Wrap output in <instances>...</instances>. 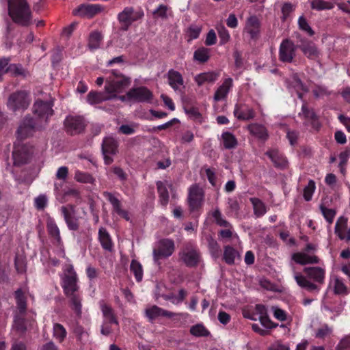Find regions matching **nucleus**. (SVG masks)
Wrapping results in <instances>:
<instances>
[{
    "instance_id": "obj_1",
    "label": "nucleus",
    "mask_w": 350,
    "mask_h": 350,
    "mask_svg": "<svg viewBox=\"0 0 350 350\" xmlns=\"http://www.w3.org/2000/svg\"><path fill=\"white\" fill-rule=\"evenodd\" d=\"M60 278L62 288L64 295L69 299L71 308L77 315H80L82 298L78 284L79 278L72 265L68 264L64 267Z\"/></svg>"
},
{
    "instance_id": "obj_2",
    "label": "nucleus",
    "mask_w": 350,
    "mask_h": 350,
    "mask_svg": "<svg viewBox=\"0 0 350 350\" xmlns=\"http://www.w3.org/2000/svg\"><path fill=\"white\" fill-rule=\"evenodd\" d=\"M305 275L295 272L294 279L297 285L310 293H319L325 283L326 271L321 267H306L303 269Z\"/></svg>"
},
{
    "instance_id": "obj_3",
    "label": "nucleus",
    "mask_w": 350,
    "mask_h": 350,
    "mask_svg": "<svg viewBox=\"0 0 350 350\" xmlns=\"http://www.w3.org/2000/svg\"><path fill=\"white\" fill-rule=\"evenodd\" d=\"M8 15L12 21L22 27L32 23V12L27 0H8Z\"/></svg>"
},
{
    "instance_id": "obj_4",
    "label": "nucleus",
    "mask_w": 350,
    "mask_h": 350,
    "mask_svg": "<svg viewBox=\"0 0 350 350\" xmlns=\"http://www.w3.org/2000/svg\"><path fill=\"white\" fill-rule=\"evenodd\" d=\"M175 250V244L173 240L162 239L159 240L152 251L154 262L159 264V260L165 259L172 255Z\"/></svg>"
},
{
    "instance_id": "obj_5",
    "label": "nucleus",
    "mask_w": 350,
    "mask_h": 350,
    "mask_svg": "<svg viewBox=\"0 0 350 350\" xmlns=\"http://www.w3.org/2000/svg\"><path fill=\"white\" fill-rule=\"evenodd\" d=\"M31 102L29 94L26 91H18L12 94L8 100V107L15 112L24 111L29 107Z\"/></svg>"
},
{
    "instance_id": "obj_6",
    "label": "nucleus",
    "mask_w": 350,
    "mask_h": 350,
    "mask_svg": "<svg viewBox=\"0 0 350 350\" xmlns=\"http://www.w3.org/2000/svg\"><path fill=\"white\" fill-rule=\"evenodd\" d=\"M111 72L115 78L107 83L105 90L110 95H116L130 85L131 79L117 70H113Z\"/></svg>"
},
{
    "instance_id": "obj_7",
    "label": "nucleus",
    "mask_w": 350,
    "mask_h": 350,
    "mask_svg": "<svg viewBox=\"0 0 350 350\" xmlns=\"http://www.w3.org/2000/svg\"><path fill=\"white\" fill-rule=\"evenodd\" d=\"M33 152V148L17 142L14 144L12 153L14 165H20L28 162Z\"/></svg>"
},
{
    "instance_id": "obj_8",
    "label": "nucleus",
    "mask_w": 350,
    "mask_h": 350,
    "mask_svg": "<svg viewBox=\"0 0 350 350\" xmlns=\"http://www.w3.org/2000/svg\"><path fill=\"white\" fill-rule=\"evenodd\" d=\"M180 260L189 267H196L200 258L197 248L191 244L186 245L178 254Z\"/></svg>"
},
{
    "instance_id": "obj_9",
    "label": "nucleus",
    "mask_w": 350,
    "mask_h": 350,
    "mask_svg": "<svg viewBox=\"0 0 350 350\" xmlns=\"http://www.w3.org/2000/svg\"><path fill=\"white\" fill-rule=\"evenodd\" d=\"M52 107L53 104L51 103L44 102L40 100H36L33 104V112L38 116L39 118L38 123H42V126L47 124L49 118L53 113Z\"/></svg>"
},
{
    "instance_id": "obj_10",
    "label": "nucleus",
    "mask_w": 350,
    "mask_h": 350,
    "mask_svg": "<svg viewBox=\"0 0 350 350\" xmlns=\"http://www.w3.org/2000/svg\"><path fill=\"white\" fill-rule=\"evenodd\" d=\"M64 128L67 133L75 135L84 131L86 126L84 118L79 116H68L64 122Z\"/></svg>"
},
{
    "instance_id": "obj_11",
    "label": "nucleus",
    "mask_w": 350,
    "mask_h": 350,
    "mask_svg": "<svg viewBox=\"0 0 350 350\" xmlns=\"http://www.w3.org/2000/svg\"><path fill=\"white\" fill-rule=\"evenodd\" d=\"M42 127V123L36 122L31 117H25L17 130V140H23L31 136L36 129Z\"/></svg>"
},
{
    "instance_id": "obj_12",
    "label": "nucleus",
    "mask_w": 350,
    "mask_h": 350,
    "mask_svg": "<svg viewBox=\"0 0 350 350\" xmlns=\"http://www.w3.org/2000/svg\"><path fill=\"white\" fill-rule=\"evenodd\" d=\"M126 96L130 100L140 103H151L153 98V94L146 87H138L129 90Z\"/></svg>"
},
{
    "instance_id": "obj_13",
    "label": "nucleus",
    "mask_w": 350,
    "mask_h": 350,
    "mask_svg": "<svg viewBox=\"0 0 350 350\" xmlns=\"http://www.w3.org/2000/svg\"><path fill=\"white\" fill-rule=\"evenodd\" d=\"M296 49L297 46L291 40L288 39L284 40L281 42L279 49L278 57L280 61L284 63H291L296 55Z\"/></svg>"
},
{
    "instance_id": "obj_14",
    "label": "nucleus",
    "mask_w": 350,
    "mask_h": 350,
    "mask_svg": "<svg viewBox=\"0 0 350 350\" xmlns=\"http://www.w3.org/2000/svg\"><path fill=\"white\" fill-rule=\"evenodd\" d=\"M103 10L104 7L100 4H81L72 10V14L81 18H91Z\"/></svg>"
},
{
    "instance_id": "obj_15",
    "label": "nucleus",
    "mask_w": 350,
    "mask_h": 350,
    "mask_svg": "<svg viewBox=\"0 0 350 350\" xmlns=\"http://www.w3.org/2000/svg\"><path fill=\"white\" fill-rule=\"evenodd\" d=\"M166 78L169 85L175 92L179 94H184L185 85L183 77L180 72L170 69L166 74Z\"/></svg>"
},
{
    "instance_id": "obj_16",
    "label": "nucleus",
    "mask_w": 350,
    "mask_h": 350,
    "mask_svg": "<svg viewBox=\"0 0 350 350\" xmlns=\"http://www.w3.org/2000/svg\"><path fill=\"white\" fill-rule=\"evenodd\" d=\"M204 193L202 188L195 184L190 187L188 196V203L191 211L198 209L202 205Z\"/></svg>"
},
{
    "instance_id": "obj_17",
    "label": "nucleus",
    "mask_w": 350,
    "mask_h": 350,
    "mask_svg": "<svg viewBox=\"0 0 350 350\" xmlns=\"http://www.w3.org/2000/svg\"><path fill=\"white\" fill-rule=\"evenodd\" d=\"M61 212L68 229L73 231L78 230L80 225L79 218L76 216L75 207L71 204L63 206L61 207Z\"/></svg>"
},
{
    "instance_id": "obj_18",
    "label": "nucleus",
    "mask_w": 350,
    "mask_h": 350,
    "mask_svg": "<svg viewBox=\"0 0 350 350\" xmlns=\"http://www.w3.org/2000/svg\"><path fill=\"white\" fill-rule=\"evenodd\" d=\"M144 16L142 12L134 13L132 8H126L118 14V20L121 24L120 29L126 31L131 23Z\"/></svg>"
},
{
    "instance_id": "obj_19",
    "label": "nucleus",
    "mask_w": 350,
    "mask_h": 350,
    "mask_svg": "<svg viewBox=\"0 0 350 350\" xmlns=\"http://www.w3.org/2000/svg\"><path fill=\"white\" fill-rule=\"evenodd\" d=\"M334 232L340 240L350 242V227L348 226L347 217L340 216L338 218L334 227Z\"/></svg>"
},
{
    "instance_id": "obj_20",
    "label": "nucleus",
    "mask_w": 350,
    "mask_h": 350,
    "mask_svg": "<svg viewBox=\"0 0 350 350\" xmlns=\"http://www.w3.org/2000/svg\"><path fill=\"white\" fill-rule=\"evenodd\" d=\"M298 47L304 55L310 59L316 60L319 57L320 52L316 44L312 41H309L306 38H301Z\"/></svg>"
},
{
    "instance_id": "obj_21",
    "label": "nucleus",
    "mask_w": 350,
    "mask_h": 350,
    "mask_svg": "<svg viewBox=\"0 0 350 350\" xmlns=\"http://www.w3.org/2000/svg\"><path fill=\"white\" fill-rule=\"evenodd\" d=\"M233 113L239 120H250L255 117L254 110L244 103L236 104Z\"/></svg>"
},
{
    "instance_id": "obj_22",
    "label": "nucleus",
    "mask_w": 350,
    "mask_h": 350,
    "mask_svg": "<svg viewBox=\"0 0 350 350\" xmlns=\"http://www.w3.org/2000/svg\"><path fill=\"white\" fill-rule=\"evenodd\" d=\"M232 86V79L230 77L225 79L222 84L219 85L218 88L216 90L213 96L214 100L215 102H219L220 100L226 99Z\"/></svg>"
},
{
    "instance_id": "obj_23",
    "label": "nucleus",
    "mask_w": 350,
    "mask_h": 350,
    "mask_svg": "<svg viewBox=\"0 0 350 350\" xmlns=\"http://www.w3.org/2000/svg\"><path fill=\"white\" fill-rule=\"evenodd\" d=\"M145 314L150 322H153L157 318L159 317H166L171 318L174 316V313L165 310L156 305L147 308L145 310Z\"/></svg>"
},
{
    "instance_id": "obj_24",
    "label": "nucleus",
    "mask_w": 350,
    "mask_h": 350,
    "mask_svg": "<svg viewBox=\"0 0 350 350\" xmlns=\"http://www.w3.org/2000/svg\"><path fill=\"white\" fill-rule=\"evenodd\" d=\"M103 196L112 205L113 211L126 220H129L128 212L122 208L120 201L113 193L105 191L103 193Z\"/></svg>"
},
{
    "instance_id": "obj_25",
    "label": "nucleus",
    "mask_w": 350,
    "mask_h": 350,
    "mask_svg": "<svg viewBox=\"0 0 350 350\" xmlns=\"http://www.w3.org/2000/svg\"><path fill=\"white\" fill-rule=\"evenodd\" d=\"M115 98L116 95H110L106 91L105 92L91 91L87 95V101L90 105H95Z\"/></svg>"
},
{
    "instance_id": "obj_26",
    "label": "nucleus",
    "mask_w": 350,
    "mask_h": 350,
    "mask_svg": "<svg viewBox=\"0 0 350 350\" xmlns=\"http://www.w3.org/2000/svg\"><path fill=\"white\" fill-rule=\"evenodd\" d=\"M99 306L104 317L105 321H110L118 326L119 322L112 307L107 304L104 300L99 301Z\"/></svg>"
},
{
    "instance_id": "obj_27",
    "label": "nucleus",
    "mask_w": 350,
    "mask_h": 350,
    "mask_svg": "<svg viewBox=\"0 0 350 350\" xmlns=\"http://www.w3.org/2000/svg\"><path fill=\"white\" fill-rule=\"evenodd\" d=\"M292 259L297 264L305 265L308 264H319L320 259L315 255H309L305 252H297L293 254Z\"/></svg>"
},
{
    "instance_id": "obj_28",
    "label": "nucleus",
    "mask_w": 350,
    "mask_h": 350,
    "mask_svg": "<svg viewBox=\"0 0 350 350\" xmlns=\"http://www.w3.org/2000/svg\"><path fill=\"white\" fill-rule=\"evenodd\" d=\"M98 241L103 250L111 252L113 248V243L111 237L106 228L100 227L98 230Z\"/></svg>"
},
{
    "instance_id": "obj_29",
    "label": "nucleus",
    "mask_w": 350,
    "mask_h": 350,
    "mask_svg": "<svg viewBox=\"0 0 350 350\" xmlns=\"http://www.w3.org/2000/svg\"><path fill=\"white\" fill-rule=\"evenodd\" d=\"M118 142L113 137H106L102 143L103 154H116L118 152Z\"/></svg>"
},
{
    "instance_id": "obj_30",
    "label": "nucleus",
    "mask_w": 350,
    "mask_h": 350,
    "mask_svg": "<svg viewBox=\"0 0 350 350\" xmlns=\"http://www.w3.org/2000/svg\"><path fill=\"white\" fill-rule=\"evenodd\" d=\"M27 290L22 288L17 289L14 293V297L16 299V308L18 313L21 315H24L27 310V297L26 294Z\"/></svg>"
},
{
    "instance_id": "obj_31",
    "label": "nucleus",
    "mask_w": 350,
    "mask_h": 350,
    "mask_svg": "<svg viewBox=\"0 0 350 350\" xmlns=\"http://www.w3.org/2000/svg\"><path fill=\"white\" fill-rule=\"evenodd\" d=\"M260 23L256 16L249 17L246 21L245 29L252 38H256L260 31Z\"/></svg>"
},
{
    "instance_id": "obj_32",
    "label": "nucleus",
    "mask_w": 350,
    "mask_h": 350,
    "mask_svg": "<svg viewBox=\"0 0 350 350\" xmlns=\"http://www.w3.org/2000/svg\"><path fill=\"white\" fill-rule=\"evenodd\" d=\"M219 77V72L214 71L206 72L196 75L194 78V80L198 86H201L206 83H214L215 81L217 80Z\"/></svg>"
},
{
    "instance_id": "obj_33",
    "label": "nucleus",
    "mask_w": 350,
    "mask_h": 350,
    "mask_svg": "<svg viewBox=\"0 0 350 350\" xmlns=\"http://www.w3.org/2000/svg\"><path fill=\"white\" fill-rule=\"evenodd\" d=\"M266 154L270 158L275 167L285 168L287 166L288 162L286 158L278 150H269L266 152Z\"/></svg>"
},
{
    "instance_id": "obj_34",
    "label": "nucleus",
    "mask_w": 350,
    "mask_h": 350,
    "mask_svg": "<svg viewBox=\"0 0 350 350\" xmlns=\"http://www.w3.org/2000/svg\"><path fill=\"white\" fill-rule=\"evenodd\" d=\"M299 116H303L304 118L311 122L312 126L315 129H318L320 126V124L318 121L317 116L314 111L313 109L308 108L306 104H304L301 107V113H299Z\"/></svg>"
},
{
    "instance_id": "obj_35",
    "label": "nucleus",
    "mask_w": 350,
    "mask_h": 350,
    "mask_svg": "<svg viewBox=\"0 0 350 350\" xmlns=\"http://www.w3.org/2000/svg\"><path fill=\"white\" fill-rule=\"evenodd\" d=\"M247 129L252 135L260 139L266 140L268 138L267 131L262 124L257 123L250 124L248 125Z\"/></svg>"
},
{
    "instance_id": "obj_36",
    "label": "nucleus",
    "mask_w": 350,
    "mask_h": 350,
    "mask_svg": "<svg viewBox=\"0 0 350 350\" xmlns=\"http://www.w3.org/2000/svg\"><path fill=\"white\" fill-rule=\"evenodd\" d=\"M46 229L50 236L59 244L62 241L60 231L54 219L49 217L46 219Z\"/></svg>"
},
{
    "instance_id": "obj_37",
    "label": "nucleus",
    "mask_w": 350,
    "mask_h": 350,
    "mask_svg": "<svg viewBox=\"0 0 350 350\" xmlns=\"http://www.w3.org/2000/svg\"><path fill=\"white\" fill-rule=\"evenodd\" d=\"M156 185L159 194V202L163 206L165 207L168 204L170 198L166 185L163 182L159 180L156 183Z\"/></svg>"
},
{
    "instance_id": "obj_38",
    "label": "nucleus",
    "mask_w": 350,
    "mask_h": 350,
    "mask_svg": "<svg viewBox=\"0 0 350 350\" xmlns=\"http://www.w3.org/2000/svg\"><path fill=\"white\" fill-rule=\"evenodd\" d=\"M223 146L225 149H234L238 145V141L236 137L230 132L226 131L221 136Z\"/></svg>"
},
{
    "instance_id": "obj_39",
    "label": "nucleus",
    "mask_w": 350,
    "mask_h": 350,
    "mask_svg": "<svg viewBox=\"0 0 350 350\" xmlns=\"http://www.w3.org/2000/svg\"><path fill=\"white\" fill-rule=\"evenodd\" d=\"M103 35L98 31H94L90 33L88 38V46L91 51L96 50L100 46Z\"/></svg>"
},
{
    "instance_id": "obj_40",
    "label": "nucleus",
    "mask_w": 350,
    "mask_h": 350,
    "mask_svg": "<svg viewBox=\"0 0 350 350\" xmlns=\"http://www.w3.org/2000/svg\"><path fill=\"white\" fill-rule=\"evenodd\" d=\"M250 201L253 206L254 214L256 217H260L267 213V206L261 200L257 198H251Z\"/></svg>"
},
{
    "instance_id": "obj_41",
    "label": "nucleus",
    "mask_w": 350,
    "mask_h": 350,
    "mask_svg": "<svg viewBox=\"0 0 350 350\" xmlns=\"http://www.w3.org/2000/svg\"><path fill=\"white\" fill-rule=\"evenodd\" d=\"M236 258H239V252L230 245L225 246L223 258L226 263L230 265L234 264Z\"/></svg>"
},
{
    "instance_id": "obj_42",
    "label": "nucleus",
    "mask_w": 350,
    "mask_h": 350,
    "mask_svg": "<svg viewBox=\"0 0 350 350\" xmlns=\"http://www.w3.org/2000/svg\"><path fill=\"white\" fill-rule=\"evenodd\" d=\"M210 53L211 50L209 49L200 47L195 51L193 59L200 63H205L209 59L211 56Z\"/></svg>"
},
{
    "instance_id": "obj_43",
    "label": "nucleus",
    "mask_w": 350,
    "mask_h": 350,
    "mask_svg": "<svg viewBox=\"0 0 350 350\" xmlns=\"http://www.w3.org/2000/svg\"><path fill=\"white\" fill-rule=\"evenodd\" d=\"M319 209L326 221L329 224V225H331L333 223L334 217L336 215V211L333 208H328L323 202L320 204Z\"/></svg>"
},
{
    "instance_id": "obj_44",
    "label": "nucleus",
    "mask_w": 350,
    "mask_h": 350,
    "mask_svg": "<svg viewBox=\"0 0 350 350\" xmlns=\"http://www.w3.org/2000/svg\"><path fill=\"white\" fill-rule=\"evenodd\" d=\"M53 336L59 342H62L67 336V332L64 327L59 323H54L53 327Z\"/></svg>"
},
{
    "instance_id": "obj_45",
    "label": "nucleus",
    "mask_w": 350,
    "mask_h": 350,
    "mask_svg": "<svg viewBox=\"0 0 350 350\" xmlns=\"http://www.w3.org/2000/svg\"><path fill=\"white\" fill-rule=\"evenodd\" d=\"M190 334L196 337H207L211 333L202 323H198L190 328Z\"/></svg>"
},
{
    "instance_id": "obj_46",
    "label": "nucleus",
    "mask_w": 350,
    "mask_h": 350,
    "mask_svg": "<svg viewBox=\"0 0 350 350\" xmlns=\"http://www.w3.org/2000/svg\"><path fill=\"white\" fill-rule=\"evenodd\" d=\"M130 271L133 273L137 282H141L143 278V269L142 265L136 260H132Z\"/></svg>"
},
{
    "instance_id": "obj_47",
    "label": "nucleus",
    "mask_w": 350,
    "mask_h": 350,
    "mask_svg": "<svg viewBox=\"0 0 350 350\" xmlns=\"http://www.w3.org/2000/svg\"><path fill=\"white\" fill-rule=\"evenodd\" d=\"M334 293L336 295H347L349 293L347 286L343 280L338 277L334 279Z\"/></svg>"
},
{
    "instance_id": "obj_48",
    "label": "nucleus",
    "mask_w": 350,
    "mask_h": 350,
    "mask_svg": "<svg viewBox=\"0 0 350 350\" xmlns=\"http://www.w3.org/2000/svg\"><path fill=\"white\" fill-rule=\"evenodd\" d=\"M73 332L77 340L81 344L84 345L89 341V334L83 327L77 325L75 327Z\"/></svg>"
},
{
    "instance_id": "obj_49",
    "label": "nucleus",
    "mask_w": 350,
    "mask_h": 350,
    "mask_svg": "<svg viewBox=\"0 0 350 350\" xmlns=\"http://www.w3.org/2000/svg\"><path fill=\"white\" fill-rule=\"evenodd\" d=\"M75 179L81 183L93 184L95 182L94 178L89 173L77 170L75 173Z\"/></svg>"
},
{
    "instance_id": "obj_50",
    "label": "nucleus",
    "mask_w": 350,
    "mask_h": 350,
    "mask_svg": "<svg viewBox=\"0 0 350 350\" xmlns=\"http://www.w3.org/2000/svg\"><path fill=\"white\" fill-rule=\"evenodd\" d=\"M311 8L316 10H331L334 8L332 3L325 1L324 0H312L311 1Z\"/></svg>"
},
{
    "instance_id": "obj_51",
    "label": "nucleus",
    "mask_w": 350,
    "mask_h": 350,
    "mask_svg": "<svg viewBox=\"0 0 350 350\" xmlns=\"http://www.w3.org/2000/svg\"><path fill=\"white\" fill-rule=\"evenodd\" d=\"M316 189L315 182L312 180L308 181V185L304 189L303 196L306 201L309 202L312 200L313 193Z\"/></svg>"
},
{
    "instance_id": "obj_52",
    "label": "nucleus",
    "mask_w": 350,
    "mask_h": 350,
    "mask_svg": "<svg viewBox=\"0 0 350 350\" xmlns=\"http://www.w3.org/2000/svg\"><path fill=\"white\" fill-rule=\"evenodd\" d=\"M217 30L220 39V44H226L230 38L228 31L223 25H219L217 27Z\"/></svg>"
},
{
    "instance_id": "obj_53",
    "label": "nucleus",
    "mask_w": 350,
    "mask_h": 350,
    "mask_svg": "<svg viewBox=\"0 0 350 350\" xmlns=\"http://www.w3.org/2000/svg\"><path fill=\"white\" fill-rule=\"evenodd\" d=\"M298 26L301 30L306 31L310 36L314 35V31L309 25L306 18L304 16H299L298 19Z\"/></svg>"
},
{
    "instance_id": "obj_54",
    "label": "nucleus",
    "mask_w": 350,
    "mask_h": 350,
    "mask_svg": "<svg viewBox=\"0 0 350 350\" xmlns=\"http://www.w3.org/2000/svg\"><path fill=\"white\" fill-rule=\"evenodd\" d=\"M212 217L214 218L215 223L219 226H230V224L223 218L221 211L219 208H216L211 213Z\"/></svg>"
},
{
    "instance_id": "obj_55",
    "label": "nucleus",
    "mask_w": 350,
    "mask_h": 350,
    "mask_svg": "<svg viewBox=\"0 0 350 350\" xmlns=\"http://www.w3.org/2000/svg\"><path fill=\"white\" fill-rule=\"evenodd\" d=\"M14 265L18 273H23L26 271V262L23 256L19 255L16 256Z\"/></svg>"
},
{
    "instance_id": "obj_56",
    "label": "nucleus",
    "mask_w": 350,
    "mask_h": 350,
    "mask_svg": "<svg viewBox=\"0 0 350 350\" xmlns=\"http://www.w3.org/2000/svg\"><path fill=\"white\" fill-rule=\"evenodd\" d=\"M312 93L317 98L327 96L330 94L325 86L319 85H316L314 87Z\"/></svg>"
},
{
    "instance_id": "obj_57",
    "label": "nucleus",
    "mask_w": 350,
    "mask_h": 350,
    "mask_svg": "<svg viewBox=\"0 0 350 350\" xmlns=\"http://www.w3.org/2000/svg\"><path fill=\"white\" fill-rule=\"evenodd\" d=\"M208 247L211 250L212 255L215 257H218L220 252V247L217 242L211 238L208 240Z\"/></svg>"
},
{
    "instance_id": "obj_58",
    "label": "nucleus",
    "mask_w": 350,
    "mask_h": 350,
    "mask_svg": "<svg viewBox=\"0 0 350 350\" xmlns=\"http://www.w3.org/2000/svg\"><path fill=\"white\" fill-rule=\"evenodd\" d=\"M35 206L38 210H43L47 204V198L44 195H40L35 198Z\"/></svg>"
},
{
    "instance_id": "obj_59",
    "label": "nucleus",
    "mask_w": 350,
    "mask_h": 350,
    "mask_svg": "<svg viewBox=\"0 0 350 350\" xmlns=\"http://www.w3.org/2000/svg\"><path fill=\"white\" fill-rule=\"evenodd\" d=\"M226 228L219 231L218 236L223 239H230L232 237V226H224Z\"/></svg>"
},
{
    "instance_id": "obj_60",
    "label": "nucleus",
    "mask_w": 350,
    "mask_h": 350,
    "mask_svg": "<svg viewBox=\"0 0 350 350\" xmlns=\"http://www.w3.org/2000/svg\"><path fill=\"white\" fill-rule=\"evenodd\" d=\"M118 132L124 135H132L135 132V125L122 124L119 127Z\"/></svg>"
},
{
    "instance_id": "obj_61",
    "label": "nucleus",
    "mask_w": 350,
    "mask_h": 350,
    "mask_svg": "<svg viewBox=\"0 0 350 350\" xmlns=\"http://www.w3.org/2000/svg\"><path fill=\"white\" fill-rule=\"evenodd\" d=\"M14 327L20 332H24L26 330L25 321L23 318L16 316L14 319Z\"/></svg>"
},
{
    "instance_id": "obj_62",
    "label": "nucleus",
    "mask_w": 350,
    "mask_h": 350,
    "mask_svg": "<svg viewBox=\"0 0 350 350\" xmlns=\"http://www.w3.org/2000/svg\"><path fill=\"white\" fill-rule=\"evenodd\" d=\"M167 7L165 5H160L154 12L153 15L158 18H167Z\"/></svg>"
},
{
    "instance_id": "obj_63",
    "label": "nucleus",
    "mask_w": 350,
    "mask_h": 350,
    "mask_svg": "<svg viewBox=\"0 0 350 350\" xmlns=\"http://www.w3.org/2000/svg\"><path fill=\"white\" fill-rule=\"evenodd\" d=\"M350 157V148H346L344 151L341 152L339 155L340 159V167H345L347 163L348 159Z\"/></svg>"
},
{
    "instance_id": "obj_64",
    "label": "nucleus",
    "mask_w": 350,
    "mask_h": 350,
    "mask_svg": "<svg viewBox=\"0 0 350 350\" xmlns=\"http://www.w3.org/2000/svg\"><path fill=\"white\" fill-rule=\"evenodd\" d=\"M350 349V336L342 338L337 345L338 350H347Z\"/></svg>"
}]
</instances>
